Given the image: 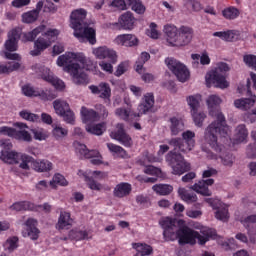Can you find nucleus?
Here are the masks:
<instances>
[{"mask_svg":"<svg viewBox=\"0 0 256 256\" xmlns=\"http://www.w3.org/2000/svg\"><path fill=\"white\" fill-rule=\"evenodd\" d=\"M207 105L209 115L216 120L206 128L204 139L213 151L221 153V151H223V145L219 144V135H221V137H227V133H229L227 120L225 119V115H223L221 108H219V105H221V98L217 95H211L207 99Z\"/></svg>","mask_w":256,"mask_h":256,"instance_id":"obj_1","label":"nucleus"},{"mask_svg":"<svg viewBox=\"0 0 256 256\" xmlns=\"http://www.w3.org/2000/svg\"><path fill=\"white\" fill-rule=\"evenodd\" d=\"M170 147L174 150L166 155V163L172 169L173 175H183L191 171V164L185 161L181 153H189L195 147V132L187 130L182 133V138H172L168 141Z\"/></svg>","mask_w":256,"mask_h":256,"instance_id":"obj_2","label":"nucleus"},{"mask_svg":"<svg viewBox=\"0 0 256 256\" xmlns=\"http://www.w3.org/2000/svg\"><path fill=\"white\" fill-rule=\"evenodd\" d=\"M58 67H64L66 73H70L76 85H87L89 77L83 69L89 71L93 67V61L85 57L83 53L67 52L57 59Z\"/></svg>","mask_w":256,"mask_h":256,"instance_id":"obj_3","label":"nucleus"},{"mask_svg":"<svg viewBox=\"0 0 256 256\" xmlns=\"http://www.w3.org/2000/svg\"><path fill=\"white\" fill-rule=\"evenodd\" d=\"M160 226L164 230L163 236L165 241H175L178 239L179 245H195L196 231L188 226L179 228L177 222L169 217L160 220Z\"/></svg>","mask_w":256,"mask_h":256,"instance_id":"obj_4","label":"nucleus"},{"mask_svg":"<svg viewBox=\"0 0 256 256\" xmlns=\"http://www.w3.org/2000/svg\"><path fill=\"white\" fill-rule=\"evenodd\" d=\"M87 19V10L83 8L76 9L70 15V27L74 29L76 39H86L90 45L97 43V32L93 27H89Z\"/></svg>","mask_w":256,"mask_h":256,"instance_id":"obj_5","label":"nucleus"},{"mask_svg":"<svg viewBox=\"0 0 256 256\" xmlns=\"http://www.w3.org/2000/svg\"><path fill=\"white\" fill-rule=\"evenodd\" d=\"M164 33L170 47H185L193 39V28L189 26L177 28L173 24H166L164 26Z\"/></svg>","mask_w":256,"mask_h":256,"instance_id":"obj_6","label":"nucleus"},{"mask_svg":"<svg viewBox=\"0 0 256 256\" xmlns=\"http://www.w3.org/2000/svg\"><path fill=\"white\" fill-rule=\"evenodd\" d=\"M229 71V64L220 62L217 67L206 74V85L207 87H218L219 89H227L229 82L225 78V74Z\"/></svg>","mask_w":256,"mask_h":256,"instance_id":"obj_7","label":"nucleus"},{"mask_svg":"<svg viewBox=\"0 0 256 256\" xmlns=\"http://www.w3.org/2000/svg\"><path fill=\"white\" fill-rule=\"evenodd\" d=\"M214 175H217V170L215 168H209L208 170H205L202 173L203 179L192 185L191 190L199 193L200 195H203V197H211L213 192H211L209 187L215 183V180L209 177H213Z\"/></svg>","mask_w":256,"mask_h":256,"instance_id":"obj_8","label":"nucleus"},{"mask_svg":"<svg viewBox=\"0 0 256 256\" xmlns=\"http://www.w3.org/2000/svg\"><path fill=\"white\" fill-rule=\"evenodd\" d=\"M21 39V29L14 28L8 33V40L5 42V49L8 52H5L4 55L6 59L11 61H21V56L13 51L17 50V43Z\"/></svg>","mask_w":256,"mask_h":256,"instance_id":"obj_9","label":"nucleus"},{"mask_svg":"<svg viewBox=\"0 0 256 256\" xmlns=\"http://www.w3.org/2000/svg\"><path fill=\"white\" fill-rule=\"evenodd\" d=\"M165 63L168 69L172 71L173 75L177 77L178 81L185 83V81L189 79V69H187V66H185L183 63L177 61L175 58H166Z\"/></svg>","mask_w":256,"mask_h":256,"instance_id":"obj_10","label":"nucleus"},{"mask_svg":"<svg viewBox=\"0 0 256 256\" xmlns=\"http://www.w3.org/2000/svg\"><path fill=\"white\" fill-rule=\"evenodd\" d=\"M165 63L168 69L172 71L173 75L177 77L178 81L185 83V81L189 79V69H187V66H185L183 63L177 61L175 58H166Z\"/></svg>","mask_w":256,"mask_h":256,"instance_id":"obj_11","label":"nucleus"},{"mask_svg":"<svg viewBox=\"0 0 256 256\" xmlns=\"http://www.w3.org/2000/svg\"><path fill=\"white\" fill-rule=\"evenodd\" d=\"M53 107L60 117H63V120L70 125H75V113L71 110L69 103L63 100H55L53 102Z\"/></svg>","mask_w":256,"mask_h":256,"instance_id":"obj_12","label":"nucleus"},{"mask_svg":"<svg viewBox=\"0 0 256 256\" xmlns=\"http://www.w3.org/2000/svg\"><path fill=\"white\" fill-rule=\"evenodd\" d=\"M75 145L76 153L79 155L80 159H91L90 163H92V165H101V163H103L101 160V153L97 150H89L85 144L79 142H76Z\"/></svg>","mask_w":256,"mask_h":256,"instance_id":"obj_13","label":"nucleus"},{"mask_svg":"<svg viewBox=\"0 0 256 256\" xmlns=\"http://www.w3.org/2000/svg\"><path fill=\"white\" fill-rule=\"evenodd\" d=\"M110 137L121 143L124 147H133V138L127 134L125 124L123 123L116 125V130L111 132Z\"/></svg>","mask_w":256,"mask_h":256,"instance_id":"obj_14","label":"nucleus"},{"mask_svg":"<svg viewBox=\"0 0 256 256\" xmlns=\"http://www.w3.org/2000/svg\"><path fill=\"white\" fill-rule=\"evenodd\" d=\"M96 59H107L110 63H117V52L107 46H100L93 50Z\"/></svg>","mask_w":256,"mask_h":256,"instance_id":"obj_15","label":"nucleus"},{"mask_svg":"<svg viewBox=\"0 0 256 256\" xmlns=\"http://www.w3.org/2000/svg\"><path fill=\"white\" fill-rule=\"evenodd\" d=\"M38 222L33 218H28L25 222L26 230L24 232V237H29L32 241H37L39 239V234L41 231L37 228Z\"/></svg>","mask_w":256,"mask_h":256,"instance_id":"obj_16","label":"nucleus"},{"mask_svg":"<svg viewBox=\"0 0 256 256\" xmlns=\"http://www.w3.org/2000/svg\"><path fill=\"white\" fill-rule=\"evenodd\" d=\"M91 93L99 95L101 99H111V86L108 83L102 82L98 86H89Z\"/></svg>","mask_w":256,"mask_h":256,"instance_id":"obj_17","label":"nucleus"},{"mask_svg":"<svg viewBox=\"0 0 256 256\" xmlns=\"http://www.w3.org/2000/svg\"><path fill=\"white\" fill-rule=\"evenodd\" d=\"M117 45L123 47H137L139 45V39L134 34H121L115 39Z\"/></svg>","mask_w":256,"mask_h":256,"instance_id":"obj_18","label":"nucleus"},{"mask_svg":"<svg viewBox=\"0 0 256 256\" xmlns=\"http://www.w3.org/2000/svg\"><path fill=\"white\" fill-rule=\"evenodd\" d=\"M133 191V186L129 182H121L114 187L113 195L117 199H123L129 197Z\"/></svg>","mask_w":256,"mask_h":256,"instance_id":"obj_19","label":"nucleus"},{"mask_svg":"<svg viewBox=\"0 0 256 256\" xmlns=\"http://www.w3.org/2000/svg\"><path fill=\"white\" fill-rule=\"evenodd\" d=\"M43 71H45L46 74H42V79L44 81H47V83H50L55 87V89H59L62 91V89H65V82H63L61 79L55 77L53 73H51V70L48 68H44Z\"/></svg>","mask_w":256,"mask_h":256,"instance_id":"obj_20","label":"nucleus"},{"mask_svg":"<svg viewBox=\"0 0 256 256\" xmlns=\"http://www.w3.org/2000/svg\"><path fill=\"white\" fill-rule=\"evenodd\" d=\"M49 47H51V41H48L47 39H45V37H39L34 42V49L30 52V55H32V57H37Z\"/></svg>","mask_w":256,"mask_h":256,"instance_id":"obj_21","label":"nucleus"},{"mask_svg":"<svg viewBox=\"0 0 256 256\" xmlns=\"http://www.w3.org/2000/svg\"><path fill=\"white\" fill-rule=\"evenodd\" d=\"M0 159L8 165H17L21 161V154L16 151H1Z\"/></svg>","mask_w":256,"mask_h":256,"instance_id":"obj_22","label":"nucleus"},{"mask_svg":"<svg viewBox=\"0 0 256 256\" xmlns=\"http://www.w3.org/2000/svg\"><path fill=\"white\" fill-rule=\"evenodd\" d=\"M78 175L79 177H84V181L86 182V185L89 187V189H91V191H101V189H103V185L97 182L95 178L90 177L89 172L79 170Z\"/></svg>","mask_w":256,"mask_h":256,"instance_id":"obj_23","label":"nucleus"},{"mask_svg":"<svg viewBox=\"0 0 256 256\" xmlns=\"http://www.w3.org/2000/svg\"><path fill=\"white\" fill-rule=\"evenodd\" d=\"M80 113L83 123H95V121H99V113L93 109L82 106Z\"/></svg>","mask_w":256,"mask_h":256,"instance_id":"obj_24","label":"nucleus"},{"mask_svg":"<svg viewBox=\"0 0 256 256\" xmlns=\"http://www.w3.org/2000/svg\"><path fill=\"white\" fill-rule=\"evenodd\" d=\"M153 105H155V96H153V93H147L144 96V102L138 106L140 115H145V113L151 111Z\"/></svg>","mask_w":256,"mask_h":256,"instance_id":"obj_25","label":"nucleus"},{"mask_svg":"<svg viewBox=\"0 0 256 256\" xmlns=\"http://www.w3.org/2000/svg\"><path fill=\"white\" fill-rule=\"evenodd\" d=\"M119 23L123 29L131 31L135 25V16L131 12H126L120 16Z\"/></svg>","mask_w":256,"mask_h":256,"instance_id":"obj_26","label":"nucleus"},{"mask_svg":"<svg viewBox=\"0 0 256 256\" xmlns=\"http://www.w3.org/2000/svg\"><path fill=\"white\" fill-rule=\"evenodd\" d=\"M32 169L36 170L38 173H48L53 169V163L49 160H34L32 162Z\"/></svg>","mask_w":256,"mask_h":256,"instance_id":"obj_27","label":"nucleus"},{"mask_svg":"<svg viewBox=\"0 0 256 256\" xmlns=\"http://www.w3.org/2000/svg\"><path fill=\"white\" fill-rule=\"evenodd\" d=\"M242 225L248 231V235L251 237L256 233V214H252L241 220Z\"/></svg>","mask_w":256,"mask_h":256,"instance_id":"obj_28","label":"nucleus"},{"mask_svg":"<svg viewBox=\"0 0 256 256\" xmlns=\"http://www.w3.org/2000/svg\"><path fill=\"white\" fill-rule=\"evenodd\" d=\"M73 225V219L71 218V213L67 211L60 212V216L58 218V229H67Z\"/></svg>","mask_w":256,"mask_h":256,"instance_id":"obj_29","label":"nucleus"},{"mask_svg":"<svg viewBox=\"0 0 256 256\" xmlns=\"http://www.w3.org/2000/svg\"><path fill=\"white\" fill-rule=\"evenodd\" d=\"M240 15L241 10L235 6H229L222 10V17H224L226 21H235V19H239Z\"/></svg>","mask_w":256,"mask_h":256,"instance_id":"obj_30","label":"nucleus"},{"mask_svg":"<svg viewBox=\"0 0 256 256\" xmlns=\"http://www.w3.org/2000/svg\"><path fill=\"white\" fill-rule=\"evenodd\" d=\"M256 96H252L251 98H241L234 101V105L237 109H242V111H247V109H251L253 105H255Z\"/></svg>","mask_w":256,"mask_h":256,"instance_id":"obj_31","label":"nucleus"},{"mask_svg":"<svg viewBox=\"0 0 256 256\" xmlns=\"http://www.w3.org/2000/svg\"><path fill=\"white\" fill-rule=\"evenodd\" d=\"M12 211H33L35 204L29 201L15 202L10 206Z\"/></svg>","mask_w":256,"mask_h":256,"instance_id":"obj_32","label":"nucleus"},{"mask_svg":"<svg viewBox=\"0 0 256 256\" xmlns=\"http://www.w3.org/2000/svg\"><path fill=\"white\" fill-rule=\"evenodd\" d=\"M247 137H249V131L245 124H240L236 128L235 141L236 143H243L247 141Z\"/></svg>","mask_w":256,"mask_h":256,"instance_id":"obj_33","label":"nucleus"},{"mask_svg":"<svg viewBox=\"0 0 256 256\" xmlns=\"http://www.w3.org/2000/svg\"><path fill=\"white\" fill-rule=\"evenodd\" d=\"M106 127L107 124H105V122L99 124H88L86 125V131L87 133H91V135H103Z\"/></svg>","mask_w":256,"mask_h":256,"instance_id":"obj_34","label":"nucleus"},{"mask_svg":"<svg viewBox=\"0 0 256 256\" xmlns=\"http://www.w3.org/2000/svg\"><path fill=\"white\" fill-rule=\"evenodd\" d=\"M21 68V64L19 62H8L7 64L0 65V75H9V73H13V71H18Z\"/></svg>","mask_w":256,"mask_h":256,"instance_id":"obj_35","label":"nucleus"},{"mask_svg":"<svg viewBox=\"0 0 256 256\" xmlns=\"http://www.w3.org/2000/svg\"><path fill=\"white\" fill-rule=\"evenodd\" d=\"M133 249H136L138 255L141 256H149L151 253H153V247L148 244L143 243H133L132 244Z\"/></svg>","mask_w":256,"mask_h":256,"instance_id":"obj_36","label":"nucleus"},{"mask_svg":"<svg viewBox=\"0 0 256 256\" xmlns=\"http://www.w3.org/2000/svg\"><path fill=\"white\" fill-rule=\"evenodd\" d=\"M178 195L185 203L197 202V194L187 191L185 188L178 189Z\"/></svg>","mask_w":256,"mask_h":256,"instance_id":"obj_37","label":"nucleus"},{"mask_svg":"<svg viewBox=\"0 0 256 256\" xmlns=\"http://www.w3.org/2000/svg\"><path fill=\"white\" fill-rule=\"evenodd\" d=\"M45 31V25H40L28 33L23 34V41H35L40 33Z\"/></svg>","mask_w":256,"mask_h":256,"instance_id":"obj_38","label":"nucleus"},{"mask_svg":"<svg viewBox=\"0 0 256 256\" xmlns=\"http://www.w3.org/2000/svg\"><path fill=\"white\" fill-rule=\"evenodd\" d=\"M152 189L157 195H171L173 193V186L169 184H155Z\"/></svg>","mask_w":256,"mask_h":256,"instance_id":"obj_39","label":"nucleus"},{"mask_svg":"<svg viewBox=\"0 0 256 256\" xmlns=\"http://www.w3.org/2000/svg\"><path fill=\"white\" fill-rule=\"evenodd\" d=\"M14 139L16 141H24L25 143H31L33 141L31 133L27 130H15Z\"/></svg>","mask_w":256,"mask_h":256,"instance_id":"obj_40","label":"nucleus"},{"mask_svg":"<svg viewBox=\"0 0 256 256\" xmlns=\"http://www.w3.org/2000/svg\"><path fill=\"white\" fill-rule=\"evenodd\" d=\"M35 97H40L42 101H53L57 99V94L51 90H36Z\"/></svg>","mask_w":256,"mask_h":256,"instance_id":"obj_41","label":"nucleus"},{"mask_svg":"<svg viewBox=\"0 0 256 256\" xmlns=\"http://www.w3.org/2000/svg\"><path fill=\"white\" fill-rule=\"evenodd\" d=\"M169 121L172 135H179V132L183 130V122H181L177 117H172Z\"/></svg>","mask_w":256,"mask_h":256,"instance_id":"obj_42","label":"nucleus"},{"mask_svg":"<svg viewBox=\"0 0 256 256\" xmlns=\"http://www.w3.org/2000/svg\"><path fill=\"white\" fill-rule=\"evenodd\" d=\"M17 247H19V238L16 236L8 238L4 243V249L9 251V253H12Z\"/></svg>","mask_w":256,"mask_h":256,"instance_id":"obj_43","label":"nucleus"},{"mask_svg":"<svg viewBox=\"0 0 256 256\" xmlns=\"http://www.w3.org/2000/svg\"><path fill=\"white\" fill-rule=\"evenodd\" d=\"M213 37H219L220 39H223V41H233V39H235V31L228 30V31L214 32Z\"/></svg>","mask_w":256,"mask_h":256,"instance_id":"obj_44","label":"nucleus"},{"mask_svg":"<svg viewBox=\"0 0 256 256\" xmlns=\"http://www.w3.org/2000/svg\"><path fill=\"white\" fill-rule=\"evenodd\" d=\"M215 217L219 221L227 223V221H229V209L227 207L217 208Z\"/></svg>","mask_w":256,"mask_h":256,"instance_id":"obj_45","label":"nucleus"},{"mask_svg":"<svg viewBox=\"0 0 256 256\" xmlns=\"http://www.w3.org/2000/svg\"><path fill=\"white\" fill-rule=\"evenodd\" d=\"M19 115L22 119H25V121H30L31 123H38L40 119L39 115L31 113L28 110L20 111Z\"/></svg>","mask_w":256,"mask_h":256,"instance_id":"obj_46","label":"nucleus"},{"mask_svg":"<svg viewBox=\"0 0 256 256\" xmlns=\"http://www.w3.org/2000/svg\"><path fill=\"white\" fill-rule=\"evenodd\" d=\"M191 115L196 127H203V121L207 118V114L204 112H198L197 110L195 112H191Z\"/></svg>","mask_w":256,"mask_h":256,"instance_id":"obj_47","label":"nucleus"},{"mask_svg":"<svg viewBox=\"0 0 256 256\" xmlns=\"http://www.w3.org/2000/svg\"><path fill=\"white\" fill-rule=\"evenodd\" d=\"M107 147L110 153H115V155H119V157H125V155H127V151L117 144L107 143Z\"/></svg>","mask_w":256,"mask_h":256,"instance_id":"obj_48","label":"nucleus"},{"mask_svg":"<svg viewBox=\"0 0 256 256\" xmlns=\"http://www.w3.org/2000/svg\"><path fill=\"white\" fill-rule=\"evenodd\" d=\"M199 99H201V95L189 96L187 98V103L191 109V113L198 111L199 109Z\"/></svg>","mask_w":256,"mask_h":256,"instance_id":"obj_49","label":"nucleus"},{"mask_svg":"<svg viewBox=\"0 0 256 256\" xmlns=\"http://www.w3.org/2000/svg\"><path fill=\"white\" fill-rule=\"evenodd\" d=\"M20 161H22L19 165L20 169H24V170L28 171L29 163H31V165H33V162L35 161V159H33V157H31L27 154H22V155H20Z\"/></svg>","mask_w":256,"mask_h":256,"instance_id":"obj_50","label":"nucleus"},{"mask_svg":"<svg viewBox=\"0 0 256 256\" xmlns=\"http://www.w3.org/2000/svg\"><path fill=\"white\" fill-rule=\"evenodd\" d=\"M37 19H39V14H37V11L34 10L24 13L22 15V21L24 23H35Z\"/></svg>","mask_w":256,"mask_h":256,"instance_id":"obj_51","label":"nucleus"},{"mask_svg":"<svg viewBox=\"0 0 256 256\" xmlns=\"http://www.w3.org/2000/svg\"><path fill=\"white\" fill-rule=\"evenodd\" d=\"M61 185L62 187H67L69 185V182H67V179H65L64 175L61 174H55L53 177V180L50 181L51 187H53V184Z\"/></svg>","mask_w":256,"mask_h":256,"instance_id":"obj_52","label":"nucleus"},{"mask_svg":"<svg viewBox=\"0 0 256 256\" xmlns=\"http://www.w3.org/2000/svg\"><path fill=\"white\" fill-rule=\"evenodd\" d=\"M67 133H69V131L61 126H56L52 131L55 139H63V137H67Z\"/></svg>","mask_w":256,"mask_h":256,"instance_id":"obj_53","label":"nucleus"},{"mask_svg":"<svg viewBox=\"0 0 256 256\" xmlns=\"http://www.w3.org/2000/svg\"><path fill=\"white\" fill-rule=\"evenodd\" d=\"M115 115L121 118L123 121H129L131 111L127 108H117L115 111Z\"/></svg>","mask_w":256,"mask_h":256,"instance_id":"obj_54","label":"nucleus"},{"mask_svg":"<svg viewBox=\"0 0 256 256\" xmlns=\"http://www.w3.org/2000/svg\"><path fill=\"white\" fill-rule=\"evenodd\" d=\"M43 35H44V37H46V39L48 41H50V45H51L55 41V39H57V37H59V30L48 29Z\"/></svg>","mask_w":256,"mask_h":256,"instance_id":"obj_55","label":"nucleus"},{"mask_svg":"<svg viewBox=\"0 0 256 256\" xmlns=\"http://www.w3.org/2000/svg\"><path fill=\"white\" fill-rule=\"evenodd\" d=\"M129 68V63L121 62L118 66L116 71L114 72L115 77H121L124 73H127V69Z\"/></svg>","mask_w":256,"mask_h":256,"instance_id":"obj_56","label":"nucleus"},{"mask_svg":"<svg viewBox=\"0 0 256 256\" xmlns=\"http://www.w3.org/2000/svg\"><path fill=\"white\" fill-rule=\"evenodd\" d=\"M244 63L248 65V67H252L256 71V56L253 54L244 55L243 57Z\"/></svg>","mask_w":256,"mask_h":256,"instance_id":"obj_57","label":"nucleus"},{"mask_svg":"<svg viewBox=\"0 0 256 256\" xmlns=\"http://www.w3.org/2000/svg\"><path fill=\"white\" fill-rule=\"evenodd\" d=\"M44 13H52L55 14L58 11V7L57 5H55V3L47 0L45 5H44V9H43Z\"/></svg>","mask_w":256,"mask_h":256,"instance_id":"obj_58","label":"nucleus"},{"mask_svg":"<svg viewBox=\"0 0 256 256\" xmlns=\"http://www.w3.org/2000/svg\"><path fill=\"white\" fill-rule=\"evenodd\" d=\"M130 7L132 11H135V13H138V15H143V13H145V6L140 0H138V2H134V4H131Z\"/></svg>","mask_w":256,"mask_h":256,"instance_id":"obj_59","label":"nucleus"},{"mask_svg":"<svg viewBox=\"0 0 256 256\" xmlns=\"http://www.w3.org/2000/svg\"><path fill=\"white\" fill-rule=\"evenodd\" d=\"M31 132L33 133L36 141H45V139H47V134L43 132V129H32Z\"/></svg>","mask_w":256,"mask_h":256,"instance_id":"obj_60","label":"nucleus"},{"mask_svg":"<svg viewBox=\"0 0 256 256\" xmlns=\"http://www.w3.org/2000/svg\"><path fill=\"white\" fill-rule=\"evenodd\" d=\"M15 128H11L9 126H2L0 127V135H7L8 137H15Z\"/></svg>","mask_w":256,"mask_h":256,"instance_id":"obj_61","label":"nucleus"},{"mask_svg":"<svg viewBox=\"0 0 256 256\" xmlns=\"http://www.w3.org/2000/svg\"><path fill=\"white\" fill-rule=\"evenodd\" d=\"M222 163L226 167H232L233 166V161H235V157L231 153H227L224 156H221Z\"/></svg>","mask_w":256,"mask_h":256,"instance_id":"obj_62","label":"nucleus"},{"mask_svg":"<svg viewBox=\"0 0 256 256\" xmlns=\"http://www.w3.org/2000/svg\"><path fill=\"white\" fill-rule=\"evenodd\" d=\"M22 93L25 97H35L37 90H35L31 85L27 84L22 87Z\"/></svg>","mask_w":256,"mask_h":256,"instance_id":"obj_63","label":"nucleus"},{"mask_svg":"<svg viewBox=\"0 0 256 256\" xmlns=\"http://www.w3.org/2000/svg\"><path fill=\"white\" fill-rule=\"evenodd\" d=\"M102 71H105L106 73H113V65H115V63H111L110 61L105 62V61H101L99 63Z\"/></svg>","mask_w":256,"mask_h":256,"instance_id":"obj_64","label":"nucleus"}]
</instances>
